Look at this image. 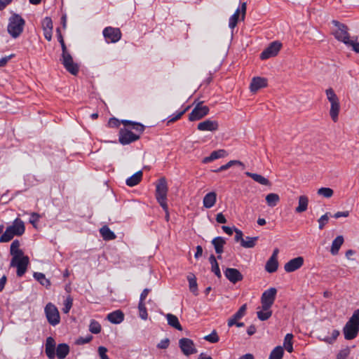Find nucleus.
Returning <instances> with one entry per match:
<instances>
[{
  "label": "nucleus",
  "instance_id": "60",
  "mask_svg": "<svg viewBox=\"0 0 359 359\" xmlns=\"http://www.w3.org/2000/svg\"><path fill=\"white\" fill-rule=\"evenodd\" d=\"M238 17L236 16V15H232L231 16V18H229V26L231 29H233L237 23H238Z\"/></svg>",
  "mask_w": 359,
  "mask_h": 359
},
{
  "label": "nucleus",
  "instance_id": "3",
  "mask_svg": "<svg viewBox=\"0 0 359 359\" xmlns=\"http://www.w3.org/2000/svg\"><path fill=\"white\" fill-rule=\"evenodd\" d=\"M168 187L165 177L160 178L156 186V198L163 209L166 208Z\"/></svg>",
  "mask_w": 359,
  "mask_h": 359
},
{
  "label": "nucleus",
  "instance_id": "14",
  "mask_svg": "<svg viewBox=\"0 0 359 359\" xmlns=\"http://www.w3.org/2000/svg\"><path fill=\"white\" fill-rule=\"evenodd\" d=\"M304 259L302 257H297L290 259L284 265V269L287 273L293 272L300 269L304 264Z\"/></svg>",
  "mask_w": 359,
  "mask_h": 359
},
{
  "label": "nucleus",
  "instance_id": "36",
  "mask_svg": "<svg viewBox=\"0 0 359 359\" xmlns=\"http://www.w3.org/2000/svg\"><path fill=\"white\" fill-rule=\"evenodd\" d=\"M266 202L267 205L270 207L276 206L278 203L280 201V197L278 194L275 193H271L266 196Z\"/></svg>",
  "mask_w": 359,
  "mask_h": 359
},
{
  "label": "nucleus",
  "instance_id": "38",
  "mask_svg": "<svg viewBox=\"0 0 359 359\" xmlns=\"http://www.w3.org/2000/svg\"><path fill=\"white\" fill-rule=\"evenodd\" d=\"M278 266V260L273 258H269V259L267 261L266 264L265 269L269 273H273L277 271Z\"/></svg>",
  "mask_w": 359,
  "mask_h": 359
},
{
  "label": "nucleus",
  "instance_id": "11",
  "mask_svg": "<svg viewBox=\"0 0 359 359\" xmlns=\"http://www.w3.org/2000/svg\"><path fill=\"white\" fill-rule=\"evenodd\" d=\"M281 47L282 44L279 41H273L271 43L269 46L262 52L260 58L262 60H266L276 56Z\"/></svg>",
  "mask_w": 359,
  "mask_h": 359
},
{
  "label": "nucleus",
  "instance_id": "27",
  "mask_svg": "<svg viewBox=\"0 0 359 359\" xmlns=\"http://www.w3.org/2000/svg\"><path fill=\"white\" fill-rule=\"evenodd\" d=\"M344 242V237L342 236H338L335 238V239L332 241L330 252L332 255H336L338 254L339 250L341 246L343 245Z\"/></svg>",
  "mask_w": 359,
  "mask_h": 359
},
{
  "label": "nucleus",
  "instance_id": "59",
  "mask_svg": "<svg viewBox=\"0 0 359 359\" xmlns=\"http://www.w3.org/2000/svg\"><path fill=\"white\" fill-rule=\"evenodd\" d=\"M170 344V340L166 338L163 340H161L158 344L157 348L161 349H165L169 346Z\"/></svg>",
  "mask_w": 359,
  "mask_h": 359
},
{
  "label": "nucleus",
  "instance_id": "42",
  "mask_svg": "<svg viewBox=\"0 0 359 359\" xmlns=\"http://www.w3.org/2000/svg\"><path fill=\"white\" fill-rule=\"evenodd\" d=\"M292 339V334H287L284 339V347L289 353H292L293 351Z\"/></svg>",
  "mask_w": 359,
  "mask_h": 359
},
{
  "label": "nucleus",
  "instance_id": "2",
  "mask_svg": "<svg viewBox=\"0 0 359 359\" xmlns=\"http://www.w3.org/2000/svg\"><path fill=\"white\" fill-rule=\"evenodd\" d=\"M325 95L330 103V115L334 122L338 121V116L340 111V102L339 97L332 88L325 90Z\"/></svg>",
  "mask_w": 359,
  "mask_h": 359
},
{
  "label": "nucleus",
  "instance_id": "64",
  "mask_svg": "<svg viewBox=\"0 0 359 359\" xmlns=\"http://www.w3.org/2000/svg\"><path fill=\"white\" fill-rule=\"evenodd\" d=\"M350 319L359 325V309L354 311Z\"/></svg>",
  "mask_w": 359,
  "mask_h": 359
},
{
  "label": "nucleus",
  "instance_id": "58",
  "mask_svg": "<svg viewBox=\"0 0 359 359\" xmlns=\"http://www.w3.org/2000/svg\"><path fill=\"white\" fill-rule=\"evenodd\" d=\"M107 349L104 346L98 348V353L101 359H109L107 355Z\"/></svg>",
  "mask_w": 359,
  "mask_h": 359
},
{
  "label": "nucleus",
  "instance_id": "55",
  "mask_svg": "<svg viewBox=\"0 0 359 359\" xmlns=\"http://www.w3.org/2000/svg\"><path fill=\"white\" fill-rule=\"evenodd\" d=\"M234 231L236 233L235 237H234L235 241L240 242V244H241L242 241H243V239H244L242 231L238 229L235 228Z\"/></svg>",
  "mask_w": 359,
  "mask_h": 359
},
{
  "label": "nucleus",
  "instance_id": "44",
  "mask_svg": "<svg viewBox=\"0 0 359 359\" xmlns=\"http://www.w3.org/2000/svg\"><path fill=\"white\" fill-rule=\"evenodd\" d=\"M15 235L13 234L11 232V228L8 226L6 228L5 232L1 235L0 237V242L1 243H6L10 241Z\"/></svg>",
  "mask_w": 359,
  "mask_h": 359
},
{
  "label": "nucleus",
  "instance_id": "50",
  "mask_svg": "<svg viewBox=\"0 0 359 359\" xmlns=\"http://www.w3.org/2000/svg\"><path fill=\"white\" fill-rule=\"evenodd\" d=\"M339 335V331L337 330H334L332 332L331 337H325L323 340L327 343L332 344L337 339Z\"/></svg>",
  "mask_w": 359,
  "mask_h": 359
},
{
  "label": "nucleus",
  "instance_id": "31",
  "mask_svg": "<svg viewBox=\"0 0 359 359\" xmlns=\"http://www.w3.org/2000/svg\"><path fill=\"white\" fill-rule=\"evenodd\" d=\"M165 317L168 320V324L170 326L177 329V330H180V331L182 330V327L180 325L179 320L176 316L171 314V313H168L165 316Z\"/></svg>",
  "mask_w": 359,
  "mask_h": 359
},
{
  "label": "nucleus",
  "instance_id": "19",
  "mask_svg": "<svg viewBox=\"0 0 359 359\" xmlns=\"http://www.w3.org/2000/svg\"><path fill=\"white\" fill-rule=\"evenodd\" d=\"M267 86V79L265 78L257 76L252 79L250 89L252 93H256L259 89Z\"/></svg>",
  "mask_w": 359,
  "mask_h": 359
},
{
  "label": "nucleus",
  "instance_id": "26",
  "mask_svg": "<svg viewBox=\"0 0 359 359\" xmlns=\"http://www.w3.org/2000/svg\"><path fill=\"white\" fill-rule=\"evenodd\" d=\"M107 320L114 324L121 323L124 319V315L122 311L117 310L107 315Z\"/></svg>",
  "mask_w": 359,
  "mask_h": 359
},
{
  "label": "nucleus",
  "instance_id": "9",
  "mask_svg": "<svg viewBox=\"0 0 359 359\" xmlns=\"http://www.w3.org/2000/svg\"><path fill=\"white\" fill-rule=\"evenodd\" d=\"M209 112V108L202 104V102H198L189 115V120L194 121L200 120L206 116Z\"/></svg>",
  "mask_w": 359,
  "mask_h": 359
},
{
  "label": "nucleus",
  "instance_id": "24",
  "mask_svg": "<svg viewBox=\"0 0 359 359\" xmlns=\"http://www.w3.org/2000/svg\"><path fill=\"white\" fill-rule=\"evenodd\" d=\"M309 205V198L306 195H302L298 198V205L295 208V212L302 213L305 212Z\"/></svg>",
  "mask_w": 359,
  "mask_h": 359
},
{
  "label": "nucleus",
  "instance_id": "32",
  "mask_svg": "<svg viewBox=\"0 0 359 359\" xmlns=\"http://www.w3.org/2000/svg\"><path fill=\"white\" fill-rule=\"evenodd\" d=\"M100 233L102 237L103 238V239L105 241L114 240L116 237L115 233L113 231H111L110 230V229L106 225L103 226L100 229Z\"/></svg>",
  "mask_w": 359,
  "mask_h": 359
},
{
  "label": "nucleus",
  "instance_id": "57",
  "mask_svg": "<svg viewBox=\"0 0 359 359\" xmlns=\"http://www.w3.org/2000/svg\"><path fill=\"white\" fill-rule=\"evenodd\" d=\"M346 45L351 46L353 51L359 53V42L357 41V38L355 40H350V43Z\"/></svg>",
  "mask_w": 359,
  "mask_h": 359
},
{
  "label": "nucleus",
  "instance_id": "21",
  "mask_svg": "<svg viewBox=\"0 0 359 359\" xmlns=\"http://www.w3.org/2000/svg\"><path fill=\"white\" fill-rule=\"evenodd\" d=\"M212 244L214 246L215 252L219 254L218 259H221V254L224 252V246L226 244V241L224 238L218 236L212 241Z\"/></svg>",
  "mask_w": 359,
  "mask_h": 359
},
{
  "label": "nucleus",
  "instance_id": "56",
  "mask_svg": "<svg viewBox=\"0 0 359 359\" xmlns=\"http://www.w3.org/2000/svg\"><path fill=\"white\" fill-rule=\"evenodd\" d=\"M189 107H187L184 110L177 113L175 116H172L168 121V123H173L176 121L177 120L180 119L182 116L186 112V111L188 109Z\"/></svg>",
  "mask_w": 359,
  "mask_h": 359
},
{
  "label": "nucleus",
  "instance_id": "28",
  "mask_svg": "<svg viewBox=\"0 0 359 359\" xmlns=\"http://www.w3.org/2000/svg\"><path fill=\"white\" fill-rule=\"evenodd\" d=\"M69 353V347L67 344H60L56 348L55 356L58 359H64Z\"/></svg>",
  "mask_w": 359,
  "mask_h": 359
},
{
  "label": "nucleus",
  "instance_id": "53",
  "mask_svg": "<svg viewBox=\"0 0 359 359\" xmlns=\"http://www.w3.org/2000/svg\"><path fill=\"white\" fill-rule=\"evenodd\" d=\"M64 306H65L62 309V311L65 313H68L72 306V299L71 297L67 298L65 301Z\"/></svg>",
  "mask_w": 359,
  "mask_h": 359
},
{
  "label": "nucleus",
  "instance_id": "46",
  "mask_svg": "<svg viewBox=\"0 0 359 359\" xmlns=\"http://www.w3.org/2000/svg\"><path fill=\"white\" fill-rule=\"evenodd\" d=\"M257 317L260 320H268L272 315V311L269 310H263L257 312Z\"/></svg>",
  "mask_w": 359,
  "mask_h": 359
},
{
  "label": "nucleus",
  "instance_id": "29",
  "mask_svg": "<svg viewBox=\"0 0 359 359\" xmlns=\"http://www.w3.org/2000/svg\"><path fill=\"white\" fill-rule=\"evenodd\" d=\"M20 244L19 241L15 240L11 245L10 248V253L12 256V258H14L18 256H21L24 255L23 251L20 248Z\"/></svg>",
  "mask_w": 359,
  "mask_h": 359
},
{
  "label": "nucleus",
  "instance_id": "1",
  "mask_svg": "<svg viewBox=\"0 0 359 359\" xmlns=\"http://www.w3.org/2000/svg\"><path fill=\"white\" fill-rule=\"evenodd\" d=\"M25 25V20L20 15L14 13L8 20L7 31L13 38L16 39L22 33Z\"/></svg>",
  "mask_w": 359,
  "mask_h": 359
},
{
  "label": "nucleus",
  "instance_id": "41",
  "mask_svg": "<svg viewBox=\"0 0 359 359\" xmlns=\"http://www.w3.org/2000/svg\"><path fill=\"white\" fill-rule=\"evenodd\" d=\"M189 281V290L194 294H197L198 285L196 283V278L194 275H190L187 277Z\"/></svg>",
  "mask_w": 359,
  "mask_h": 359
},
{
  "label": "nucleus",
  "instance_id": "13",
  "mask_svg": "<svg viewBox=\"0 0 359 359\" xmlns=\"http://www.w3.org/2000/svg\"><path fill=\"white\" fill-rule=\"evenodd\" d=\"M103 36L108 42L116 43L121 38V32L119 28L107 27L103 30Z\"/></svg>",
  "mask_w": 359,
  "mask_h": 359
},
{
  "label": "nucleus",
  "instance_id": "30",
  "mask_svg": "<svg viewBox=\"0 0 359 359\" xmlns=\"http://www.w3.org/2000/svg\"><path fill=\"white\" fill-rule=\"evenodd\" d=\"M142 171L139 170L126 180V184L129 187H134L139 184L142 178Z\"/></svg>",
  "mask_w": 359,
  "mask_h": 359
},
{
  "label": "nucleus",
  "instance_id": "43",
  "mask_svg": "<svg viewBox=\"0 0 359 359\" xmlns=\"http://www.w3.org/2000/svg\"><path fill=\"white\" fill-rule=\"evenodd\" d=\"M317 193L320 196H323L325 198H329L333 196L334 191L331 188L322 187L318 190Z\"/></svg>",
  "mask_w": 359,
  "mask_h": 359
},
{
  "label": "nucleus",
  "instance_id": "47",
  "mask_svg": "<svg viewBox=\"0 0 359 359\" xmlns=\"http://www.w3.org/2000/svg\"><path fill=\"white\" fill-rule=\"evenodd\" d=\"M330 215V213L329 212H326L325 215H322L318 220V228L319 229H323L325 226L327 224L328 221H329V217Z\"/></svg>",
  "mask_w": 359,
  "mask_h": 359
},
{
  "label": "nucleus",
  "instance_id": "6",
  "mask_svg": "<svg viewBox=\"0 0 359 359\" xmlns=\"http://www.w3.org/2000/svg\"><path fill=\"white\" fill-rule=\"evenodd\" d=\"M48 322L53 326L59 324L60 317L57 307L52 303H48L44 309Z\"/></svg>",
  "mask_w": 359,
  "mask_h": 359
},
{
  "label": "nucleus",
  "instance_id": "16",
  "mask_svg": "<svg viewBox=\"0 0 359 359\" xmlns=\"http://www.w3.org/2000/svg\"><path fill=\"white\" fill-rule=\"evenodd\" d=\"M140 138V135H135L130 130H121L119 134V142L121 144L125 145L130 144L133 142L137 140Z\"/></svg>",
  "mask_w": 359,
  "mask_h": 359
},
{
  "label": "nucleus",
  "instance_id": "37",
  "mask_svg": "<svg viewBox=\"0 0 359 359\" xmlns=\"http://www.w3.org/2000/svg\"><path fill=\"white\" fill-rule=\"evenodd\" d=\"M258 238H259V237H257V236H255V237L247 236V237H245V238L243 239V241H242V243L241 244V245L245 248H252L255 246Z\"/></svg>",
  "mask_w": 359,
  "mask_h": 359
},
{
  "label": "nucleus",
  "instance_id": "18",
  "mask_svg": "<svg viewBox=\"0 0 359 359\" xmlns=\"http://www.w3.org/2000/svg\"><path fill=\"white\" fill-rule=\"evenodd\" d=\"M56 343L52 337H48L46 339L45 344V353L49 359H54L56 353Z\"/></svg>",
  "mask_w": 359,
  "mask_h": 359
},
{
  "label": "nucleus",
  "instance_id": "5",
  "mask_svg": "<svg viewBox=\"0 0 359 359\" xmlns=\"http://www.w3.org/2000/svg\"><path fill=\"white\" fill-rule=\"evenodd\" d=\"M332 24L337 27L334 32V36L339 41L343 42L344 44L350 43V35L348 32V27L339 22L337 20H332Z\"/></svg>",
  "mask_w": 359,
  "mask_h": 359
},
{
  "label": "nucleus",
  "instance_id": "54",
  "mask_svg": "<svg viewBox=\"0 0 359 359\" xmlns=\"http://www.w3.org/2000/svg\"><path fill=\"white\" fill-rule=\"evenodd\" d=\"M57 38H58V41L61 45V47H62V53L63 52H65V51H67V47H66V45L65 43V41L63 39V37L62 36V34L60 32V30L59 28L57 29Z\"/></svg>",
  "mask_w": 359,
  "mask_h": 359
},
{
  "label": "nucleus",
  "instance_id": "52",
  "mask_svg": "<svg viewBox=\"0 0 359 359\" xmlns=\"http://www.w3.org/2000/svg\"><path fill=\"white\" fill-rule=\"evenodd\" d=\"M246 309L247 305L245 304L241 306L238 311L233 315L235 316V318L238 320L241 319L245 315Z\"/></svg>",
  "mask_w": 359,
  "mask_h": 359
},
{
  "label": "nucleus",
  "instance_id": "39",
  "mask_svg": "<svg viewBox=\"0 0 359 359\" xmlns=\"http://www.w3.org/2000/svg\"><path fill=\"white\" fill-rule=\"evenodd\" d=\"M283 354V348L280 346H278L272 350L269 355V359H282Z\"/></svg>",
  "mask_w": 359,
  "mask_h": 359
},
{
  "label": "nucleus",
  "instance_id": "12",
  "mask_svg": "<svg viewBox=\"0 0 359 359\" xmlns=\"http://www.w3.org/2000/svg\"><path fill=\"white\" fill-rule=\"evenodd\" d=\"M179 346L184 355L189 356L197 353L194 341L189 338H182L179 340Z\"/></svg>",
  "mask_w": 359,
  "mask_h": 359
},
{
  "label": "nucleus",
  "instance_id": "45",
  "mask_svg": "<svg viewBox=\"0 0 359 359\" xmlns=\"http://www.w3.org/2000/svg\"><path fill=\"white\" fill-rule=\"evenodd\" d=\"M89 330L93 334H98L101 331V325L97 321L92 320L89 325Z\"/></svg>",
  "mask_w": 359,
  "mask_h": 359
},
{
  "label": "nucleus",
  "instance_id": "15",
  "mask_svg": "<svg viewBox=\"0 0 359 359\" xmlns=\"http://www.w3.org/2000/svg\"><path fill=\"white\" fill-rule=\"evenodd\" d=\"M219 128V123L215 120L206 119L200 122L197 126V129L200 131L215 132Z\"/></svg>",
  "mask_w": 359,
  "mask_h": 359
},
{
  "label": "nucleus",
  "instance_id": "48",
  "mask_svg": "<svg viewBox=\"0 0 359 359\" xmlns=\"http://www.w3.org/2000/svg\"><path fill=\"white\" fill-rule=\"evenodd\" d=\"M139 315L142 320H147L148 317L147 309L144 302H139L138 304Z\"/></svg>",
  "mask_w": 359,
  "mask_h": 359
},
{
  "label": "nucleus",
  "instance_id": "34",
  "mask_svg": "<svg viewBox=\"0 0 359 359\" xmlns=\"http://www.w3.org/2000/svg\"><path fill=\"white\" fill-rule=\"evenodd\" d=\"M233 165H239V166L242 167L243 169L245 168V165L243 164V162H241L238 160H231V161H229L227 163H226L225 165L220 166L219 168H217V170H215L214 171L216 172H222L223 170L229 169V168H231Z\"/></svg>",
  "mask_w": 359,
  "mask_h": 359
},
{
  "label": "nucleus",
  "instance_id": "40",
  "mask_svg": "<svg viewBox=\"0 0 359 359\" xmlns=\"http://www.w3.org/2000/svg\"><path fill=\"white\" fill-rule=\"evenodd\" d=\"M122 123L124 126H131L133 129L135 130L140 133H142L144 130V126L140 123L133 122L128 120H123L122 121Z\"/></svg>",
  "mask_w": 359,
  "mask_h": 359
},
{
  "label": "nucleus",
  "instance_id": "7",
  "mask_svg": "<svg viewBox=\"0 0 359 359\" xmlns=\"http://www.w3.org/2000/svg\"><path fill=\"white\" fill-rule=\"evenodd\" d=\"M277 290L271 287L265 290L261 297L262 308L263 310H269L274 303Z\"/></svg>",
  "mask_w": 359,
  "mask_h": 359
},
{
  "label": "nucleus",
  "instance_id": "22",
  "mask_svg": "<svg viewBox=\"0 0 359 359\" xmlns=\"http://www.w3.org/2000/svg\"><path fill=\"white\" fill-rule=\"evenodd\" d=\"M228 155V153L224 149H219L216 151H213L209 156H207L203 158V163H208L214 160L226 157Z\"/></svg>",
  "mask_w": 359,
  "mask_h": 359
},
{
  "label": "nucleus",
  "instance_id": "4",
  "mask_svg": "<svg viewBox=\"0 0 359 359\" xmlns=\"http://www.w3.org/2000/svg\"><path fill=\"white\" fill-rule=\"evenodd\" d=\"M29 263V259L28 256L25 255L24 254L21 256L12 258L11 260L10 266L16 267L17 276L21 277L25 273Z\"/></svg>",
  "mask_w": 359,
  "mask_h": 359
},
{
  "label": "nucleus",
  "instance_id": "33",
  "mask_svg": "<svg viewBox=\"0 0 359 359\" xmlns=\"http://www.w3.org/2000/svg\"><path fill=\"white\" fill-rule=\"evenodd\" d=\"M209 262L211 264V271L215 274V276L220 278L222 277V273L219 267V264L217 262L215 257L213 255H211L209 257Z\"/></svg>",
  "mask_w": 359,
  "mask_h": 359
},
{
  "label": "nucleus",
  "instance_id": "23",
  "mask_svg": "<svg viewBox=\"0 0 359 359\" xmlns=\"http://www.w3.org/2000/svg\"><path fill=\"white\" fill-rule=\"evenodd\" d=\"M217 201V194L215 191H211L205 194L203 200V206L206 208L213 207Z\"/></svg>",
  "mask_w": 359,
  "mask_h": 359
},
{
  "label": "nucleus",
  "instance_id": "62",
  "mask_svg": "<svg viewBox=\"0 0 359 359\" xmlns=\"http://www.w3.org/2000/svg\"><path fill=\"white\" fill-rule=\"evenodd\" d=\"M108 125L111 128H118L120 126V121L116 118H111L109 120Z\"/></svg>",
  "mask_w": 359,
  "mask_h": 359
},
{
  "label": "nucleus",
  "instance_id": "35",
  "mask_svg": "<svg viewBox=\"0 0 359 359\" xmlns=\"http://www.w3.org/2000/svg\"><path fill=\"white\" fill-rule=\"evenodd\" d=\"M34 278L40 283V284L46 288L50 286V281L46 278L45 275L40 272H35L33 275Z\"/></svg>",
  "mask_w": 359,
  "mask_h": 359
},
{
  "label": "nucleus",
  "instance_id": "61",
  "mask_svg": "<svg viewBox=\"0 0 359 359\" xmlns=\"http://www.w3.org/2000/svg\"><path fill=\"white\" fill-rule=\"evenodd\" d=\"M93 339V337L90 335H88L86 337H80L77 339L76 343L78 344H84L90 342Z\"/></svg>",
  "mask_w": 359,
  "mask_h": 359
},
{
  "label": "nucleus",
  "instance_id": "8",
  "mask_svg": "<svg viewBox=\"0 0 359 359\" xmlns=\"http://www.w3.org/2000/svg\"><path fill=\"white\" fill-rule=\"evenodd\" d=\"M61 61L67 71L73 75H76L79 72V66L74 62L73 58L67 51L62 53Z\"/></svg>",
  "mask_w": 359,
  "mask_h": 359
},
{
  "label": "nucleus",
  "instance_id": "25",
  "mask_svg": "<svg viewBox=\"0 0 359 359\" xmlns=\"http://www.w3.org/2000/svg\"><path fill=\"white\" fill-rule=\"evenodd\" d=\"M245 174L247 176L251 177L254 181H255L256 182H257L262 185L271 186V184L270 181L267 178H266L265 177H264L259 174L252 173V172H246Z\"/></svg>",
  "mask_w": 359,
  "mask_h": 359
},
{
  "label": "nucleus",
  "instance_id": "20",
  "mask_svg": "<svg viewBox=\"0 0 359 359\" xmlns=\"http://www.w3.org/2000/svg\"><path fill=\"white\" fill-rule=\"evenodd\" d=\"M8 227L11 228V232L15 236L22 235L25 230L24 222L18 218H16L13 224Z\"/></svg>",
  "mask_w": 359,
  "mask_h": 359
},
{
  "label": "nucleus",
  "instance_id": "10",
  "mask_svg": "<svg viewBox=\"0 0 359 359\" xmlns=\"http://www.w3.org/2000/svg\"><path fill=\"white\" fill-rule=\"evenodd\" d=\"M359 332V325L349 319L343 329L344 338L347 340L355 339Z\"/></svg>",
  "mask_w": 359,
  "mask_h": 359
},
{
  "label": "nucleus",
  "instance_id": "63",
  "mask_svg": "<svg viewBox=\"0 0 359 359\" xmlns=\"http://www.w3.org/2000/svg\"><path fill=\"white\" fill-rule=\"evenodd\" d=\"M39 217L40 216L38 213L32 212L31 214L29 222L35 226V224L38 222Z\"/></svg>",
  "mask_w": 359,
  "mask_h": 359
},
{
  "label": "nucleus",
  "instance_id": "51",
  "mask_svg": "<svg viewBox=\"0 0 359 359\" xmlns=\"http://www.w3.org/2000/svg\"><path fill=\"white\" fill-rule=\"evenodd\" d=\"M53 21L50 17H46L42 21L43 29H53Z\"/></svg>",
  "mask_w": 359,
  "mask_h": 359
},
{
  "label": "nucleus",
  "instance_id": "49",
  "mask_svg": "<svg viewBox=\"0 0 359 359\" xmlns=\"http://www.w3.org/2000/svg\"><path fill=\"white\" fill-rule=\"evenodd\" d=\"M203 339L205 340V341H208L210 343H217L219 341V337H218V334L217 333V332L215 330H213L211 334H208V335H206L203 337Z\"/></svg>",
  "mask_w": 359,
  "mask_h": 359
},
{
  "label": "nucleus",
  "instance_id": "17",
  "mask_svg": "<svg viewBox=\"0 0 359 359\" xmlns=\"http://www.w3.org/2000/svg\"><path fill=\"white\" fill-rule=\"evenodd\" d=\"M225 277L232 283L235 284L237 282L241 281L243 279V276L236 269L226 268L224 271Z\"/></svg>",
  "mask_w": 359,
  "mask_h": 359
}]
</instances>
